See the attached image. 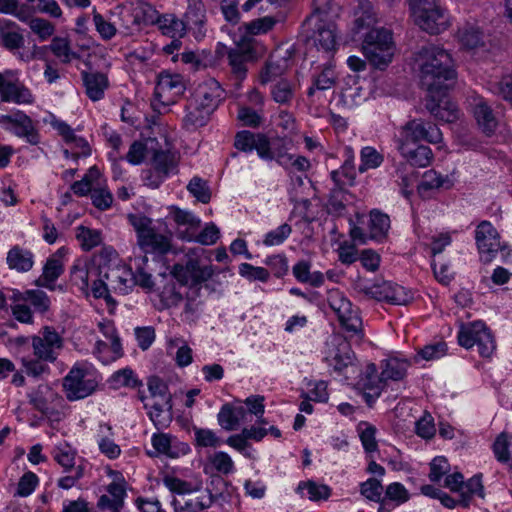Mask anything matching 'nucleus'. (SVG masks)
Wrapping results in <instances>:
<instances>
[{"label":"nucleus","instance_id":"obj_40","mask_svg":"<svg viewBox=\"0 0 512 512\" xmlns=\"http://www.w3.org/2000/svg\"><path fill=\"white\" fill-rule=\"evenodd\" d=\"M452 185V181L447 176H442L434 170H429L423 174L418 189L420 192H426L438 188L449 189Z\"/></svg>","mask_w":512,"mask_h":512},{"label":"nucleus","instance_id":"obj_43","mask_svg":"<svg viewBox=\"0 0 512 512\" xmlns=\"http://www.w3.org/2000/svg\"><path fill=\"white\" fill-rule=\"evenodd\" d=\"M48 47L54 56L63 64H68L73 59L78 58L77 53L72 51L70 42L66 38L54 37Z\"/></svg>","mask_w":512,"mask_h":512},{"label":"nucleus","instance_id":"obj_50","mask_svg":"<svg viewBox=\"0 0 512 512\" xmlns=\"http://www.w3.org/2000/svg\"><path fill=\"white\" fill-rule=\"evenodd\" d=\"M242 412V407L234 409L230 404L223 405L217 416L219 425L227 431L236 429L239 424V414Z\"/></svg>","mask_w":512,"mask_h":512},{"label":"nucleus","instance_id":"obj_12","mask_svg":"<svg viewBox=\"0 0 512 512\" xmlns=\"http://www.w3.org/2000/svg\"><path fill=\"white\" fill-rule=\"evenodd\" d=\"M96 387L97 381L81 368H72L63 379V388L70 401L91 395Z\"/></svg>","mask_w":512,"mask_h":512},{"label":"nucleus","instance_id":"obj_21","mask_svg":"<svg viewBox=\"0 0 512 512\" xmlns=\"http://www.w3.org/2000/svg\"><path fill=\"white\" fill-rule=\"evenodd\" d=\"M108 494L101 495L97 506L106 512H119L124 506L126 490L120 483L112 482L107 487Z\"/></svg>","mask_w":512,"mask_h":512},{"label":"nucleus","instance_id":"obj_19","mask_svg":"<svg viewBox=\"0 0 512 512\" xmlns=\"http://www.w3.org/2000/svg\"><path fill=\"white\" fill-rule=\"evenodd\" d=\"M29 403L39 412L46 416H52L54 407L52 404L55 401L62 400L61 397L48 385H39L29 395Z\"/></svg>","mask_w":512,"mask_h":512},{"label":"nucleus","instance_id":"obj_59","mask_svg":"<svg viewBox=\"0 0 512 512\" xmlns=\"http://www.w3.org/2000/svg\"><path fill=\"white\" fill-rule=\"evenodd\" d=\"M239 274L248 279L249 281H260L267 282L270 277V273L263 267H256L249 263H242L239 266Z\"/></svg>","mask_w":512,"mask_h":512},{"label":"nucleus","instance_id":"obj_31","mask_svg":"<svg viewBox=\"0 0 512 512\" xmlns=\"http://www.w3.org/2000/svg\"><path fill=\"white\" fill-rule=\"evenodd\" d=\"M458 39L467 49H476L484 45V33L476 24L466 23L460 27Z\"/></svg>","mask_w":512,"mask_h":512},{"label":"nucleus","instance_id":"obj_42","mask_svg":"<svg viewBox=\"0 0 512 512\" xmlns=\"http://www.w3.org/2000/svg\"><path fill=\"white\" fill-rule=\"evenodd\" d=\"M76 239L84 251H90L101 244L102 234L99 230L81 225L76 228Z\"/></svg>","mask_w":512,"mask_h":512},{"label":"nucleus","instance_id":"obj_46","mask_svg":"<svg viewBox=\"0 0 512 512\" xmlns=\"http://www.w3.org/2000/svg\"><path fill=\"white\" fill-rule=\"evenodd\" d=\"M76 451L67 443L56 446L53 450L54 460L63 468L64 472L76 468Z\"/></svg>","mask_w":512,"mask_h":512},{"label":"nucleus","instance_id":"obj_49","mask_svg":"<svg viewBox=\"0 0 512 512\" xmlns=\"http://www.w3.org/2000/svg\"><path fill=\"white\" fill-rule=\"evenodd\" d=\"M148 415L158 430L168 427L172 421V414L171 410H168V405H161L160 402H153Z\"/></svg>","mask_w":512,"mask_h":512},{"label":"nucleus","instance_id":"obj_27","mask_svg":"<svg viewBox=\"0 0 512 512\" xmlns=\"http://www.w3.org/2000/svg\"><path fill=\"white\" fill-rule=\"evenodd\" d=\"M0 38L2 46L9 51L18 50L24 46V36L19 26L13 21H6L0 27Z\"/></svg>","mask_w":512,"mask_h":512},{"label":"nucleus","instance_id":"obj_6","mask_svg":"<svg viewBox=\"0 0 512 512\" xmlns=\"http://www.w3.org/2000/svg\"><path fill=\"white\" fill-rule=\"evenodd\" d=\"M458 343L466 349L476 345L482 357H490L496 348L491 332L481 321L463 325L458 332Z\"/></svg>","mask_w":512,"mask_h":512},{"label":"nucleus","instance_id":"obj_3","mask_svg":"<svg viewBox=\"0 0 512 512\" xmlns=\"http://www.w3.org/2000/svg\"><path fill=\"white\" fill-rule=\"evenodd\" d=\"M172 274L182 285L189 286L187 300L196 302L201 284L213 276L214 269L212 265H201L197 259L189 258L185 264H175Z\"/></svg>","mask_w":512,"mask_h":512},{"label":"nucleus","instance_id":"obj_4","mask_svg":"<svg viewBox=\"0 0 512 512\" xmlns=\"http://www.w3.org/2000/svg\"><path fill=\"white\" fill-rule=\"evenodd\" d=\"M262 55V46L249 37H243L233 48H230L227 52V58L236 79L243 80L248 71V64L256 62Z\"/></svg>","mask_w":512,"mask_h":512},{"label":"nucleus","instance_id":"obj_26","mask_svg":"<svg viewBox=\"0 0 512 512\" xmlns=\"http://www.w3.org/2000/svg\"><path fill=\"white\" fill-rule=\"evenodd\" d=\"M6 261L10 269L27 272L33 267L34 256L31 251L14 246L8 251Z\"/></svg>","mask_w":512,"mask_h":512},{"label":"nucleus","instance_id":"obj_8","mask_svg":"<svg viewBox=\"0 0 512 512\" xmlns=\"http://www.w3.org/2000/svg\"><path fill=\"white\" fill-rule=\"evenodd\" d=\"M357 290L370 299L386 301L395 305H407L410 297L404 288L388 281L378 280L374 283H358Z\"/></svg>","mask_w":512,"mask_h":512},{"label":"nucleus","instance_id":"obj_14","mask_svg":"<svg viewBox=\"0 0 512 512\" xmlns=\"http://www.w3.org/2000/svg\"><path fill=\"white\" fill-rule=\"evenodd\" d=\"M0 125L20 138H25L31 145L40 142V136L33 120L23 111L17 110L13 114L0 115Z\"/></svg>","mask_w":512,"mask_h":512},{"label":"nucleus","instance_id":"obj_37","mask_svg":"<svg viewBox=\"0 0 512 512\" xmlns=\"http://www.w3.org/2000/svg\"><path fill=\"white\" fill-rule=\"evenodd\" d=\"M474 495L481 498L484 497V487L481 475H474L468 481L464 482L458 503L463 507H468L470 500Z\"/></svg>","mask_w":512,"mask_h":512},{"label":"nucleus","instance_id":"obj_53","mask_svg":"<svg viewBox=\"0 0 512 512\" xmlns=\"http://www.w3.org/2000/svg\"><path fill=\"white\" fill-rule=\"evenodd\" d=\"M54 128L63 137L66 143H74L83 150L84 154H88L89 146L85 139L75 135L73 129L65 122L58 121L54 123Z\"/></svg>","mask_w":512,"mask_h":512},{"label":"nucleus","instance_id":"obj_15","mask_svg":"<svg viewBox=\"0 0 512 512\" xmlns=\"http://www.w3.org/2000/svg\"><path fill=\"white\" fill-rule=\"evenodd\" d=\"M475 240L481 260L490 262L501 249L500 236L493 225L482 221L476 228Z\"/></svg>","mask_w":512,"mask_h":512},{"label":"nucleus","instance_id":"obj_20","mask_svg":"<svg viewBox=\"0 0 512 512\" xmlns=\"http://www.w3.org/2000/svg\"><path fill=\"white\" fill-rule=\"evenodd\" d=\"M397 149L412 166L426 167L433 159L432 150L425 145L397 143Z\"/></svg>","mask_w":512,"mask_h":512},{"label":"nucleus","instance_id":"obj_10","mask_svg":"<svg viewBox=\"0 0 512 512\" xmlns=\"http://www.w3.org/2000/svg\"><path fill=\"white\" fill-rule=\"evenodd\" d=\"M329 306L336 313L341 326L352 335L359 338L362 334V320L352 303L340 293H335L329 299Z\"/></svg>","mask_w":512,"mask_h":512},{"label":"nucleus","instance_id":"obj_47","mask_svg":"<svg viewBox=\"0 0 512 512\" xmlns=\"http://www.w3.org/2000/svg\"><path fill=\"white\" fill-rule=\"evenodd\" d=\"M271 97L280 105H290L294 98L292 83L286 79H281L271 87Z\"/></svg>","mask_w":512,"mask_h":512},{"label":"nucleus","instance_id":"obj_44","mask_svg":"<svg viewBox=\"0 0 512 512\" xmlns=\"http://www.w3.org/2000/svg\"><path fill=\"white\" fill-rule=\"evenodd\" d=\"M205 13L206 9L202 0H191L188 2L184 21L188 26L201 28L205 23Z\"/></svg>","mask_w":512,"mask_h":512},{"label":"nucleus","instance_id":"obj_35","mask_svg":"<svg viewBox=\"0 0 512 512\" xmlns=\"http://www.w3.org/2000/svg\"><path fill=\"white\" fill-rule=\"evenodd\" d=\"M160 30L171 38H181L185 35L187 24L174 15H163L157 19Z\"/></svg>","mask_w":512,"mask_h":512},{"label":"nucleus","instance_id":"obj_22","mask_svg":"<svg viewBox=\"0 0 512 512\" xmlns=\"http://www.w3.org/2000/svg\"><path fill=\"white\" fill-rule=\"evenodd\" d=\"M86 94L92 101H99L104 97L105 90L109 86L107 76L101 72H81Z\"/></svg>","mask_w":512,"mask_h":512},{"label":"nucleus","instance_id":"obj_29","mask_svg":"<svg viewBox=\"0 0 512 512\" xmlns=\"http://www.w3.org/2000/svg\"><path fill=\"white\" fill-rule=\"evenodd\" d=\"M64 266L62 261L55 256L47 259L42 275L35 281V285L38 287H45L53 290V284L57 278L63 273Z\"/></svg>","mask_w":512,"mask_h":512},{"label":"nucleus","instance_id":"obj_62","mask_svg":"<svg viewBox=\"0 0 512 512\" xmlns=\"http://www.w3.org/2000/svg\"><path fill=\"white\" fill-rule=\"evenodd\" d=\"M292 233V227L284 223L277 227L275 230L268 232L265 235L263 243L266 246H276L282 244Z\"/></svg>","mask_w":512,"mask_h":512},{"label":"nucleus","instance_id":"obj_61","mask_svg":"<svg viewBox=\"0 0 512 512\" xmlns=\"http://www.w3.org/2000/svg\"><path fill=\"white\" fill-rule=\"evenodd\" d=\"M306 489L308 498L312 501L326 500L330 496V489L326 485H320L313 481L301 482L298 485V490Z\"/></svg>","mask_w":512,"mask_h":512},{"label":"nucleus","instance_id":"obj_45","mask_svg":"<svg viewBox=\"0 0 512 512\" xmlns=\"http://www.w3.org/2000/svg\"><path fill=\"white\" fill-rule=\"evenodd\" d=\"M493 452L499 462H512V435L505 432L498 435L493 444Z\"/></svg>","mask_w":512,"mask_h":512},{"label":"nucleus","instance_id":"obj_1","mask_svg":"<svg viewBox=\"0 0 512 512\" xmlns=\"http://www.w3.org/2000/svg\"><path fill=\"white\" fill-rule=\"evenodd\" d=\"M420 84L428 92L449 89L450 81L456 77L451 55L443 48L428 45L421 48L416 58Z\"/></svg>","mask_w":512,"mask_h":512},{"label":"nucleus","instance_id":"obj_52","mask_svg":"<svg viewBox=\"0 0 512 512\" xmlns=\"http://www.w3.org/2000/svg\"><path fill=\"white\" fill-rule=\"evenodd\" d=\"M90 271L88 270L87 264L84 261L77 260L70 271L71 282L78 286L82 291L88 290Z\"/></svg>","mask_w":512,"mask_h":512},{"label":"nucleus","instance_id":"obj_9","mask_svg":"<svg viewBox=\"0 0 512 512\" xmlns=\"http://www.w3.org/2000/svg\"><path fill=\"white\" fill-rule=\"evenodd\" d=\"M442 132L436 124L425 122L422 119H412L401 127L397 143L418 144L420 141H426L431 144H437L442 141Z\"/></svg>","mask_w":512,"mask_h":512},{"label":"nucleus","instance_id":"obj_48","mask_svg":"<svg viewBox=\"0 0 512 512\" xmlns=\"http://www.w3.org/2000/svg\"><path fill=\"white\" fill-rule=\"evenodd\" d=\"M390 228V218L378 210L370 212V233L374 239L384 237Z\"/></svg>","mask_w":512,"mask_h":512},{"label":"nucleus","instance_id":"obj_30","mask_svg":"<svg viewBox=\"0 0 512 512\" xmlns=\"http://www.w3.org/2000/svg\"><path fill=\"white\" fill-rule=\"evenodd\" d=\"M474 117L480 128L486 134H491L497 127V120L490 106L483 100L479 99L473 107Z\"/></svg>","mask_w":512,"mask_h":512},{"label":"nucleus","instance_id":"obj_60","mask_svg":"<svg viewBox=\"0 0 512 512\" xmlns=\"http://www.w3.org/2000/svg\"><path fill=\"white\" fill-rule=\"evenodd\" d=\"M360 493L370 501L379 502L382 497L383 486L376 478H369L367 481L361 483Z\"/></svg>","mask_w":512,"mask_h":512},{"label":"nucleus","instance_id":"obj_39","mask_svg":"<svg viewBox=\"0 0 512 512\" xmlns=\"http://www.w3.org/2000/svg\"><path fill=\"white\" fill-rule=\"evenodd\" d=\"M385 380L382 376L374 378H361L359 385L363 390V396L369 406L380 396Z\"/></svg>","mask_w":512,"mask_h":512},{"label":"nucleus","instance_id":"obj_7","mask_svg":"<svg viewBox=\"0 0 512 512\" xmlns=\"http://www.w3.org/2000/svg\"><path fill=\"white\" fill-rule=\"evenodd\" d=\"M411 12L415 24L429 34H439L450 25L446 10L437 0H432L430 4H422Z\"/></svg>","mask_w":512,"mask_h":512},{"label":"nucleus","instance_id":"obj_11","mask_svg":"<svg viewBox=\"0 0 512 512\" xmlns=\"http://www.w3.org/2000/svg\"><path fill=\"white\" fill-rule=\"evenodd\" d=\"M31 341L34 356L45 362H54L63 347V339L50 326L43 327L38 335L32 336Z\"/></svg>","mask_w":512,"mask_h":512},{"label":"nucleus","instance_id":"obj_33","mask_svg":"<svg viewBox=\"0 0 512 512\" xmlns=\"http://www.w3.org/2000/svg\"><path fill=\"white\" fill-rule=\"evenodd\" d=\"M337 36L335 25L332 23H320L317 25L315 32V43L318 48L326 52H331L336 49Z\"/></svg>","mask_w":512,"mask_h":512},{"label":"nucleus","instance_id":"obj_34","mask_svg":"<svg viewBox=\"0 0 512 512\" xmlns=\"http://www.w3.org/2000/svg\"><path fill=\"white\" fill-rule=\"evenodd\" d=\"M148 390L154 402H160L161 405H168V410H172V396L168 385L159 377L152 376L148 379Z\"/></svg>","mask_w":512,"mask_h":512},{"label":"nucleus","instance_id":"obj_32","mask_svg":"<svg viewBox=\"0 0 512 512\" xmlns=\"http://www.w3.org/2000/svg\"><path fill=\"white\" fill-rule=\"evenodd\" d=\"M337 83V75L331 64L324 66L322 71L313 76L312 86L309 87L307 95L312 97L316 91H325L334 87Z\"/></svg>","mask_w":512,"mask_h":512},{"label":"nucleus","instance_id":"obj_51","mask_svg":"<svg viewBox=\"0 0 512 512\" xmlns=\"http://www.w3.org/2000/svg\"><path fill=\"white\" fill-rule=\"evenodd\" d=\"M277 23V19L273 16H265L244 23L243 28L248 35H261L271 31Z\"/></svg>","mask_w":512,"mask_h":512},{"label":"nucleus","instance_id":"obj_13","mask_svg":"<svg viewBox=\"0 0 512 512\" xmlns=\"http://www.w3.org/2000/svg\"><path fill=\"white\" fill-rule=\"evenodd\" d=\"M448 89L428 91L426 96V109L438 121L453 123L459 118L457 106L447 96Z\"/></svg>","mask_w":512,"mask_h":512},{"label":"nucleus","instance_id":"obj_54","mask_svg":"<svg viewBox=\"0 0 512 512\" xmlns=\"http://www.w3.org/2000/svg\"><path fill=\"white\" fill-rule=\"evenodd\" d=\"M153 144H157L155 139H148L146 143L133 142L126 155L127 161L134 165L140 164L144 160L146 152H151L150 147Z\"/></svg>","mask_w":512,"mask_h":512},{"label":"nucleus","instance_id":"obj_5","mask_svg":"<svg viewBox=\"0 0 512 512\" xmlns=\"http://www.w3.org/2000/svg\"><path fill=\"white\" fill-rule=\"evenodd\" d=\"M185 89V81L180 74L160 73L154 91V100L151 103L153 109L158 113H164L163 110L176 103Z\"/></svg>","mask_w":512,"mask_h":512},{"label":"nucleus","instance_id":"obj_2","mask_svg":"<svg viewBox=\"0 0 512 512\" xmlns=\"http://www.w3.org/2000/svg\"><path fill=\"white\" fill-rule=\"evenodd\" d=\"M362 53L374 68L383 70L392 61L395 45L392 32L388 29H374L362 38Z\"/></svg>","mask_w":512,"mask_h":512},{"label":"nucleus","instance_id":"obj_18","mask_svg":"<svg viewBox=\"0 0 512 512\" xmlns=\"http://www.w3.org/2000/svg\"><path fill=\"white\" fill-rule=\"evenodd\" d=\"M171 218L177 224V236L185 241H192L195 232L198 231L201 220L189 211L173 207L170 212Z\"/></svg>","mask_w":512,"mask_h":512},{"label":"nucleus","instance_id":"obj_38","mask_svg":"<svg viewBox=\"0 0 512 512\" xmlns=\"http://www.w3.org/2000/svg\"><path fill=\"white\" fill-rule=\"evenodd\" d=\"M138 244L141 248L145 250H151L153 252H158L164 254L170 250V241L168 237L158 234L152 229L149 233L144 236Z\"/></svg>","mask_w":512,"mask_h":512},{"label":"nucleus","instance_id":"obj_58","mask_svg":"<svg viewBox=\"0 0 512 512\" xmlns=\"http://www.w3.org/2000/svg\"><path fill=\"white\" fill-rule=\"evenodd\" d=\"M29 27L42 41L47 40L55 32V27L51 22L39 17L31 18L29 20Z\"/></svg>","mask_w":512,"mask_h":512},{"label":"nucleus","instance_id":"obj_24","mask_svg":"<svg viewBox=\"0 0 512 512\" xmlns=\"http://www.w3.org/2000/svg\"><path fill=\"white\" fill-rule=\"evenodd\" d=\"M157 144L151 145V163L155 171L161 175V178L166 177L172 169L177 165L176 154L169 149L157 148Z\"/></svg>","mask_w":512,"mask_h":512},{"label":"nucleus","instance_id":"obj_64","mask_svg":"<svg viewBox=\"0 0 512 512\" xmlns=\"http://www.w3.org/2000/svg\"><path fill=\"white\" fill-rule=\"evenodd\" d=\"M264 263L270 267L275 277L280 278L287 274L289 266L285 255L277 254L266 258Z\"/></svg>","mask_w":512,"mask_h":512},{"label":"nucleus","instance_id":"obj_63","mask_svg":"<svg viewBox=\"0 0 512 512\" xmlns=\"http://www.w3.org/2000/svg\"><path fill=\"white\" fill-rule=\"evenodd\" d=\"M283 72L284 68L279 62L268 60L260 72V83L265 85L281 76Z\"/></svg>","mask_w":512,"mask_h":512},{"label":"nucleus","instance_id":"obj_36","mask_svg":"<svg viewBox=\"0 0 512 512\" xmlns=\"http://www.w3.org/2000/svg\"><path fill=\"white\" fill-rule=\"evenodd\" d=\"M355 354L351 349L350 344L341 340L336 348V352L331 360L330 365L333 366L337 372H342L345 368L353 364Z\"/></svg>","mask_w":512,"mask_h":512},{"label":"nucleus","instance_id":"obj_23","mask_svg":"<svg viewBox=\"0 0 512 512\" xmlns=\"http://www.w3.org/2000/svg\"><path fill=\"white\" fill-rule=\"evenodd\" d=\"M148 267L147 256L135 257L130 261L129 271L125 274L132 276L133 284L139 285L144 289L151 290L154 287V281Z\"/></svg>","mask_w":512,"mask_h":512},{"label":"nucleus","instance_id":"obj_17","mask_svg":"<svg viewBox=\"0 0 512 512\" xmlns=\"http://www.w3.org/2000/svg\"><path fill=\"white\" fill-rule=\"evenodd\" d=\"M222 93L219 83L209 80L197 87L191 99L212 114L222 100Z\"/></svg>","mask_w":512,"mask_h":512},{"label":"nucleus","instance_id":"obj_57","mask_svg":"<svg viewBox=\"0 0 512 512\" xmlns=\"http://www.w3.org/2000/svg\"><path fill=\"white\" fill-rule=\"evenodd\" d=\"M360 439L366 452H374L377 450V441L375 438L376 428L367 423L361 422L358 426Z\"/></svg>","mask_w":512,"mask_h":512},{"label":"nucleus","instance_id":"obj_55","mask_svg":"<svg viewBox=\"0 0 512 512\" xmlns=\"http://www.w3.org/2000/svg\"><path fill=\"white\" fill-rule=\"evenodd\" d=\"M383 162V156L378 153L373 147L367 146L361 150V164L359 165V172L364 173L369 169H375Z\"/></svg>","mask_w":512,"mask_h":512},{"label":"nucleus","instance_id":"obj_25","mask_svg":"<svg viewBox=\"0 0 512 512\" xmlns=\"http://www.w3.org/2000/svg\"><path fill=\"white\" fill-rule=\"evenodd\" d=\"M2 101L16 104H33L35 99L29 88L18 81H12L0 95Z\"/></svg>","mask_w":512,"mask_h":512},{"label":"nucleus","instance_id":"obj_41","mask_svg":"<svg viewBox=\"0 0 512 512\" xmlns=\"http://www.w3.org/2000/svg\"><path fill=\"white\" fill-rule=\"evenodd\" d=\"M408 366L409 363L406 360L390 358L385 361L381 376L385 381H399L405 377Z\"/></svg>","mask_w":512,"mask_h":512},{"label":"nucleus","instance_id":"obj_28","mask_svg":"<svg viewBox=\"0 0 512 512\" xmlns=\"http://www.w3.org/2000/svg\"><path fill=\"white\" fill-rule=\"evenodd\" d=\"M185 111L183 126L187 130H195L198 127L204 126L211 115V113L199 106L192 99L188 101Z\"/></svg>","mask_w":512,"mask_h":512},{"label":"nucleus","instance_id":"obj_16","mask_svg":"<svg viewBox=\"0 0 512 512\" xmlns=\"http://www.w3.org/2000/svg\"><path fill=\"white\" fill-rule=\"evenodd\" d=\"M354 16L352 32L355 35H360L361 38L365 36L366 32H370L374 29H385L384 27H376L378 18L373 5L368 0L359 1Z\"/></svg>","mask_w":512,"mask_h":512},{"label":"nucleus","instance_id":"obj_56","mask_svg":"<svg viewBox=\"0 0 512 512\" xmlns=\"http://www.w3.org/2000/svg\"><path fill=\"white\" fill-rule=\"evenodd\" d=\"M188 191L201 203L206 204L211 199L210 189L203 179L193 177L187 185Z\"/></svg>","mask_w":512,"mask_h":512}]
</instances>
